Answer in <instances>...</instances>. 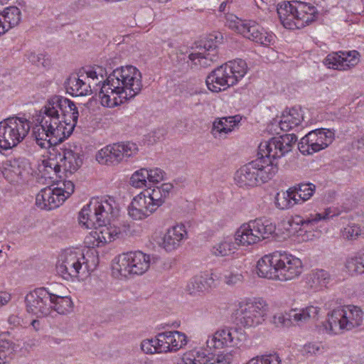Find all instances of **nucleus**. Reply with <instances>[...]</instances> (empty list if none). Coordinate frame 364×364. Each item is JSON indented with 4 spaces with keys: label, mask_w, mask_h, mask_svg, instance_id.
Returning <instances> with one entry per match:
<instances>
[{
    "label": "nucleus",
    "mask_w": 364,
    "mask_h": 364,
    "mask_svg": "<svg viewBox=\"0 0 364 364\" xmlns=\"http://www.w3.org/2000/svg\"><path fill=\"white\" fill-rule=\"evenodd\" d=\"M105 75L106 71L102 67L73 74L65 83L67 92L73 96H87L93 90L100 89V104L114 108L134 98L142 89L141 73L134 66H122L114 70L106 79Z\"/></svg>",
    "instance_id": "obj_1"
},
{
    "label": "nucleus",
    "mask_w": 364,
    "mask_h": 364,
    "mask_svg": "<svg viewBox=\"0 0 364 364\" xmlns=\"http://www.w3.org/2000/svg\"><path fill=\"white\" fill-rule=\"evenodd\" d=\"M276 225L270 220L257 218L242 223L235 232L233 238L223 237L212 247V253L217 257L234 254L238 247H248L274 236Z\"/></svg>",
    "instance_id": "obj_2"
},
{
    "label": "nucleus",
    "mask_w": 364,
    "mask_h": 364,
    "mask_svg": "<svg viewBox=\"0 0 364 364\" xmlns=\"http://www.w3.org/2000/svg\"><path fill=\"white\" fill-rule=\"evenodd\" d=\"M36 121L38 124L33 128V135L42 149L62 142L73 132V124L67 123L48 102L39 111Z\"/></svg>",
    "instance_id": "obj_3"
},
{
    "label": "nucleus",
    "mask_w": 364,
    "mask_h": 364,
    "mask_svg": "<svg viewBox=\"0 0 364 364\" xmlns=\"http://www.w3.org/2000/svg\"><path fill=\"white\" fill-rule=\"evenodd\" d=\"M303 269L301 259L286 252L265 255L257 263V274L259 277L281 282L298 278Z\"/></svg>",
    "instance_id": "obj_4"
},
{
    "label": "nucleus",
    "mask_w": 364,
    "mask_h": 364,
    "mask_svg": "<svg viewBox=\"0 0 364 364\" xmlns=\"http://www.w3.org/2000/svg\"><path fill=\"white\" fill-rule=\"evenodd\" d=\"M173 188L171 183H164L143 190L132 198L129 205V216L135 220L146 218L163 205Z\"/></svg>",
    "instance_id": "obj_5"
},
{
    "label": "nucleus",
    "mask_w": 364,
    "mask_h": 364,
    "mask_svg": "<svg viewBox=\"0 0 364 364\" xmlns=\"http://www.w3.org/2000/svg\"><path fill=\"white\" fill-rule=\"evenodd\" d=\"M364 321V311L354 304L337 306L327 314L322 331L328 335H341L360 328Z\"/></svg>",
    "instance_id": "obj_6"
},
{
    "label": "nucleus",
    "mask_w": 364,
    "mask_h": 364,
    "mask_svg": "<svg viewBox=\"0 0 364 364\" xmlns=\"http://www.w3.org/2000/svg\"><path fill=\"white\" fill-rule=\"evenodd\" d=\"M278 171L277 164L259 158L237 169L234 181L240 188H251L272 179Z\"/></svg>",
    "instance_id": "obj_7"
},
{
    "label": "nucleus",
    "mask_w": 364,
    "mask_h": 364,
    "mask_svg": "<svg viewBox=\"0 0 364 364\" xmlns=\"http://www.w3.org/2000/svg\"><path fill=\"white\" fill-rule=\"evenodd\" d=\"M247 65L242 59L228 61L213 70L207 76V87L213 92L225 91L237 84L247 74Z\"/></svg>",
    "instance_id": "obj_8"
},
{
    "label": "nucleus",
    "mask_w": 364,
    "mask_h": 364,
    "mask_svg": "<svg viewBox=\"0 0 364 364\" xmlns=\"http://www.w3.org/2000/svg\"><path fill=\"white\" fill-rule=\"evenodd\" d=\"M277 11L281 23L290 30L308 26L316 20L318 14L315 6L302 1L280 3Z\"/></svg>",
    "instance_id": "obj_9"
},
{
    "label": "nucleus",
    "mask_w": 364,
    "mask_h": 364,
    "mask_svg": "<svg viewBox=\"0 0 364 364\" xmlns=\"http://www.w3.org/2000/svg\"><path fill=\"white\" fill-rule=\"evenodd\" d=\"M55 272L59 277L70 282H81L90 274L87 259L77 248L65 249L60 252Z\"/></svg>",
    "instance_id": "obj_10"
},
{
    "label": "nucleus",
    "mask_w": 364,
    "mask_h": 364,
    "mask_svg": "<svg viewBox=\"0 0 364 364\" xmlns=\"http://www.w3.org/2000/svg\"><path fill=\"white\" fill-rule=\"evenodd\" d=\"M151 257L141 251L123 253L115 258L112 273L117 277L141 275L150 267Z\"/></svg>",
    "instance_id": "obj_11"
},
{
    "label": "nucleus",
    "mask_w": 364,
    "mask_h": 364,
    "mask_svg": "<svg viewBox=\"0 0 364 364\" xmlns=\"http://www.w3.org/2000/svg\"><path fill=\"white\" fill-rule=\"evenodd\" d=\"M269 311L268 303L261 298H245L238 303L239 321L244 328H255L263 324Z\"/></svg>",
    "instance_id": "obj_12"
},
{
    "label": "nucleus",
    "mask_w": 364,
    "mask_h": 364,
    "mask_svg": "<svg viewBox=\"0 0 364 364\" xmlns=\"http://www.w3.org/2000/svg\"><path fill=\"white\" fill-rule=\"evenodd\" d=\"M30 129V122L24 118L10 117L0 122V148L7 150L17 146Z\"/></svg>",
    "instance_id": "obj_13"
},
{
    "label": "nucleus",
    "mask_w": 364,
    "mask_h": 364,
    "mask_svg": "<svg viewBox=\"0 0 364 364\" xmlns=\"http://www.w3.org/2000/svg\"><path fill=\"white\" fill-rule=\"evenodd\" d=\"M94 228V230H92L84 240L85 245L89 248L103 247L112 241L123 238L129 231L127 225L117 221Z\"/></svg>",
    "instance_id": "obj_14"
},
{
    "label": "nucleus",
    "mask_w": 364,
    "mask_h": 364,
    "mask_svg": "<svg viewBox=\"0 0 364 364\" xmlns=\"http://www.w3.org/2000/svg\"><path fill=\"white\" fill-rule=\"evenodd\" d=\"M71 181H64L56 186L43 188L36 197V205L43 210H52L60 206L74 192Z\"/></svg>",
    "instance_id": "obj_15"
},
{
    "label": "nucleus",
    "mask_w": 364,
    "mask_h": 364,
    "mask_svg": "<svg viewBox=\"0 0 364 364\" xmlns=\"http://www.w3.org/2000/svg\"><path fill=\"white\" fill-rule=\"evenodd\" d=\"M247 341L245 332L239 328L223 327L209 335L205 341L210 350L225 348H240Z\"/></svg>",
    "instance_id": "obj_16"
},
{
    "label": "nucleus",
    "mask_w": 364,
    "mask_h": 364,
    "mask_svg": "<svg viewBox=\"0 0 364 364\" xmlns=\"http://www.w3.org/2000/svg\"><path fill=\"white\" fill-rule=\"evenodd\" d=\"M296 141L294 135L284 134L262 142L259 147L262 156L261 158H264L267 162H271L270 159H279L291 151Z\"/></svg>",
    "instance_id": "obj_17"
},
{
    "label": "nucleus",
    "mask_w": 364,
    "mask_h": 364,
    "mask_svg": "<svg viewBox=\"0 0 364 364\" xmlns=\"http://www.w3.org/2000/svg\"><path fill=\"white\" fill-rule=\"evenodd\" d=\"M52 296L47 288L40 287L31 291L25 297L27 311L37 317H45L52 312Z\"/></svg>",
    "instance_id": "obj_18"
},
{
    "label": "nucleus",
    "mask_w": 364,
    "mask_h": 364,
    "mask_svg": "<svg viewBox=\"0 0 364 364\" xmlns=\"http://www.w3.org/2000/svg\"><path fill=\"white\" fill-rule=\"evenodd\" d=\"M334 139V133L328 129L309 132L301 139L299 148L304 154H313L327 148Z\"/></svg>",
    "instance_id": "obj_19"
},
{
    "label": "nucleus",
    "mask_w": 364,
    "mask_h": 364,
    "mask_svg": "<svg viewBox=\"0 0 364 364\" xmlns=\"http://www.w3.org/2000/svg\"><path fill=\"white\" fill-rule=\"evenodd\" d=\"M187 237L186 226L182 223H178L156 235L154 240L159 247L165 251L172 252L178 249Z\"/></svg>",
    "instance_id": "obj_20"
},
{
    "label": "nucleus",
    "mask_w": 364,
    "mask_h": 364,
    "mask_svg": "<svg viewBox=\"0 0 364 364\" xmlns=\"http://www.w3.org/2000/svg\"><path fill=\"white\" fill-rule=\"evenodd\" d=\"M360 61V55L355 50L333 52L323 60L329 69L346 71L355 68Z\"/></svg>",
    "instance_id": "obj_21"
},
{
    "label": "nucleus",
    "mask_w": 364,
    "mask_h": 364,
    "mask_svg": "<svg viewBox=\"0 0 364 364\" xmlns=\"http://www.w3.org/2000/svg\"><path fill=\"white\" fill-rule=\"evenodd\" d=\"M90 205L96 211V216L102 219L104 224L112 223L119 215V207L114 198L109 196L95 197L90 200Z\"/></svg>",
    "instance_id": "obj_22"
},
{
    "label": "nucleus",
    "mask_w": 364,
    "mask_h": 364,
    "mask_svg": "<svg viewBox=\"0 0 364 364\" xmlns=\"http://www.w3.org/2000/svg\"><path fill=\"white\" fill-rule=\"evenodd\" d=\"M60 166L67 173H75L84 161L83 151L81 146L76 144H69L59 155Z\"/></svg>",
    "instance_id": "obj_23"
},
{
    "label": "nucleus",
    "mask_w": 364,
    "mask_h": 364,
    "mask_svg": "<svg viewBox=\"0 0 364 364\" xmlns=\"http://www.w3.org/2000/svg\"><path fill=\"white\" fill-rule=\"evenodd\" d=\"M242 119L240 114L215 118L212 124L211 134L215 139H227L232 132L239 129Z\"/></svg>",
    "instance_id": "obj_24"
},
{
    "label": "nucleus",
    "mask_w": 364,
    "mask_h": 364,
    "mask_svg": "<svg viewBox=\"0 0 364 364\" xmlns=\"http://www.w3.org/2000/svg\"><path fill=\"white\" fill-rule=\"evenodd\" d=\"M305 111L300 107L286 108L282 111L279 120V126L281 130L289 132L292 129H300L305 127Z\"/></svg>",
    "instance_id": "obj_25"
},
{
    "label": "nucleus",
    "mask_w": 364,
    "mask_h": 364,
    "mask_svg": "<svg viewBox=\"0 0 364 364\" xmlns=\"http://www.w3.org/2000/svg\"><path fill=\"white\" fill-rule=\"evenodd\" d=\"M50 105L57 109L58 112H61V118L67 120V123L73 124V129L75 127L79 112L75 104L70 100L61 97L53 96L47 101Z\"/></svg>",
    "instance_id": "obj_26"
},
{
    "label": "nucleus",
    "mask_w": 364,
    "mask_h": 364,
    "mask_svg": "<svg viewBox=\"0 0 364 364\" xmlns=\"http://www.w3.org/2000/svg\"><path fill=\"white\" fill-rule=\"evenodd\" d=\"M188 58L195 65L203 68L210 66L217 60V45L213 40H208L197 50L191 53Z\"/></svg>",
    "instance_id": "obj_27"
},
{
    "label": "nucleus",
    "mask_w": 364,
    "mask_h": 364,
    "mask_svg": "<svg viewBox=\"0 0 364 364\" xmlns=\"http://www.w3.org/2000/svg\"><path fill=\"white\" fill-rule=\"evenodd\" d=\"M166 353H175L184 349L189 343L188 335L178 330H168L161 332Z\"/></svg>",
    "instance_id": "obj_28"
},
{
    "label": "nucleus",
    "mask_w": 364,
    "mask_h": 364,
    "mask_svg": "<svg viewBox=\"0 0 364 364\" xmlns=\"http://www.w3.org/2000/svg\"><path fill=\"white\" fill-rule=\"evenodd\" d=\"M244 37L263 46L273 45L276 39V36L272 31L261 27L253 21Z\"/></svg>",
    "instance_id": "obj_29"
},
{
    "label": "nucleus",
    "mask_w": 364,
    "mask_h": 364,
    "mask_svg": "<svg viewBox=\"0 0 364 364\" xmlns=\"http://www.w3.org/2000/svg\"><path fill=\"white\" fill-rule=\"evenodd\" d=\"M95 159L99 164L107 166H116L122 162L118 144H109L98 150Z\"/></svg>",
    "instance_id": "obj_30"
},
{
    "label": "nucleus",
    "mask_w": 364,
    "mask_h": 364,
    "mask_svg": "<svg viewBox=\"0 0 364 364\" xmlns=\"http://www.w3.org/2000/svg\"><path fill=\"white\" fill-rule=\"evenodd\" d=\"M208 355L203 347H195L182 353L176 364H207Z\"/></svg>",
    "instance_id": "obj_31"
},
{
    "label": "nucleus",
    "mask_w": 364,
    "mask_h": 364,
    "mask_svg": "<svg viewBox=\"0 0 364 364\" xmlns=\"http://www.w3.org/2000/svg\"><path fill=\"white\" fill-rule=\"evenodd\" d=\"M140 349L146 355L166 354L161 333H157L154 336L143 339L140 343Z\"/></svg>",
    "instance_id": "obj_32"
},
{
    "label": "nucleus",
    "mask_w": 364,
    "mask_h": 364,
    "mask_svg": "<svg viewBox=\"0 0 364 364\" xmlns=\"http://www.w3.org/2000/svg\"><path fill=\"white\" fill-rule=\"evenodd\" d=\"M96 211L90 205V201L84 205L79 213L78 221L82 228L90 229L103 225L102 219L96 216Z\"/></svg>",
    "instance_id": "obj_33"
},
{
    "label": "nucleus",
    "mask_w": 364,
    "mask_h": 364,
    "mask_svg": "<svg viewBox=\"0 0 364 364\" xmlns=\"http://www.w3.org/2000/svg\"><path fill=\"white\" fill-rule=\"evenodd\" d=\"M321 309L315 306H308L299 309H291V321L300 326L309 322L311 319H316L320 313Z\"/></svg>",
    "instance_id": "obj_34"
},
{
    "label": "nucleus",
    "mask_w": 364,
    "mask_h": 364,
    "mask_svg": "<svg viewBox=\"0 0 364 364\" xmlns=\"http://www.w3.org/2000/svg\"><path fill=\"white\" fill-rule=\"evenodd\" d=\"M225 25L243 37L252 21L243 20L232 13H225L223 16Z\"/></svg>",
    "instance_id": "obj_35"
},
{
    "label": "nucleus",
    "mask_w": 364,
    "mask_h": 364,
    "mask_svg": "<svg viewBox=\"0 0 364 364\" xmlns=\"http://www.w3.org/2000/svg\"><path fill=\"white\" fill-rule=\"evenodd\" d=\"M274 204L279 210H288L298 205L292 187L277 193L274 198Z\"/></svg>",
    "instance_id": "obj_36"
},
{
    "label": "nucleus",
    "mask_w": 364,
    "mask_h": 364,
    "mask_svg": "<svg viewBox=\"0 0 364 364\" xmlns=\"http://www.w3.org/2000/svg\"><path fill=\"white\" fill-rule=\"evenodd\" d=\"M339 215L340 210L338 208L329 207L326 208L322 213L310 214L305 220L301 221V224L307 227H312L321 221L328 220Z\"/></svg>",
    "instance_id": "obj_37"
},
{
    "label": "nucleus",
    "mask_w": 364,
    "mask_h": 364,
    "mask_svg": "<svg viewBox=\"0 0 364 364\" xmlns=\"http://www.w3.org/2000/svg\"><path fill=\"white\" fill-rule=\"evenodd\" d=\"M61 169L60 160L57 161L52 158L43 159L38 166L39 173L45 178H53Z\"/></svg>",
    "instance_id": "obj_38"
},
{
    "label": "nucleus",
    "mask_w": 364,
    "mask_h": 364,
    "mask_svg": "<svg viewBox=\"0 0 364 364\" xmlns=\"http://www.w3.org/2000/svg\"><path fill=\"white\" fill-rule=\"evenodd\" d=\"M55 310L60 314L65 315L73 310V302L70 296H60L53 294L52 311Z\"/></svg>",
    "instance_id": "obj_39"
},
{
    "label": "nucleus",
    "mask_w": 364,
    "mask_h": 364,
    "mask_svg": "<svg viewBox=\"0 0 364 364\" xmlns=\"http://www.w3.org/2000/svg\"><path fill=\"white\" fill-rule=\"evenodd\" d=\"M294 193H298L296 202L298 205L303 204L309 200L316 191V186L311 183H300L292 186Z\"/></svg>",
    "instance_id": "obj_40"
},
{
    "label": "nucleus",
    "mask_w": 364,
    "mask_h": 364,
    "mask_svg": "<svg viewBox=\"0 0 364 364\" xmlns=\"http://www.w3.org/2000/svg\"><path fill=\"white\" fill-rule=\"evenodd\" d=\"M0 16L3 18L5 23L12 28L21 21V12L16 6H9L5 8L1 13Z\"/></svg>",
    "instance_id": "obj_41"
},
{
    "label": "nucleus",
    "mask_w": 364,
    "mask_h": 364,
    "mask_svg": "<svg viewBox=\"0 0 364 364\" xmlns=\"http://www.w3.org/2000/svg\"><path fill=\"white\" fill-rule=\"evenodd\" d=\"M310 279L316 287L324 288L331 280L329 272L324 269H316L310 275Z\"/></svg>",
    "instance_id": "obj_42"
},
{
    "label": "nucleus",
    "mask_w": 364,
    "mask_h": 364,
    "mask_svg": "<svg viewBox=\"0 0 364 364\" xmlns=\"http://www.w3.org/2000/svg\"><path fill=\"white\" fill-rule=\"evenodd\" d=\"M149 179L148 168H141L135 171L131 178V185L136 188H141L146 186Z\"/></svg>",
    "instance_id": "obj_43"
},
{
    "label": "nucleus",
    "mask_w": 364,
    "mask_h": 364,
    "mask_svg": "<svg viewBox=\"0 0 364 364\" xmlns=\"http://www.w3.org/2000/svg\"><path fill=\"white\" fill-rule=\"evenodd\" d=\"M117 144L122 161L134 157L139 152V147L135 143L127 141Z\"/></svg>",
    "instance_id": "obj_44"
},
{
    "label": "nucleus",
    "mask_w": 364,
    "mask_h": 364,
    "mask_svg": "<svg viewBox=\"0 0 364 364\" xmlns=\"http://www.w3.org/2000/svg\"><path fill=\"white\" fill-rule=\"evenodd\" d=\"M271 323L278 328L290 327L293 324L291 310L289 311L277 312L274 314L271 318Z\"/></svg>",
    "instance_id": "obj_45"
},
{
    "label": "nucleus",
    "mask_w": 364,
    "mask_h": 364,
    "mask_svg": "<svg viewBox=\"0 0 364 364\" xmlns=\"http://www.w3.org/2000/svg\"><path fill=\"white\" fill-rule=\"evenodd\" d=\"M346 267L348 272L352 274H364V268L361 264V262L358 254L350 257L346 259Z\"/></svg>",
    "instance_id": "obj_46"
},
{
    "label": "nucleus",
    "mask_w": 364,
    "mask_h": 364,
    "mask_svg": "<svg viewBox=\"0 0 364 364\" xmlns=\"http://www.w3.org/2000/svg\"><path fill=\"white\" fill-rule=\"evenodd\" d=\"M245 364H282L278 354H268L251 358Z\"/></svg>",
    "instance_id": "obj_47"
},
{
    "label": "nucleus",
    "mask_w": 364,
    "mask_h": 364,
    "mask_svg": "<svg viewBox=\"0 0 364 364\" xmlns=\"http://www.w3.org/2000/svg\"><path fill=\"white\" fill-rule=\"evenodd\" d=\"M223 280L228 286H234L242 282L243 276L235 268H231L224 272Z\"/></svg>",
    "instance_id": "obj_48"
},
{
    "label": "nucleus",
    "mask_w": 364,
    "mask_h": 364,
    "mask_svg": "<svg viewBox=\"0 0 364 364\" xmlns=\"http://www.w3.org/2000/svg\"><path fill=\"white\" fill-rule=\"evenodd\" d=\"M234 360V353L232 350H224L215 354L207 364H232Z\"/></svg>",
    "instance_id": "obj_49"
},
{
    "label": "nucleus",
    "mask_w": 364,
    "mask_h": 364,
    "mask_svg": "<svg viewBox=\"0 0 364 364\" xmlns=\"http://www.w3.org/2000/svg\"><path fill=\"white\" fill-rule=\"evenodd\" d=\"M185 290L188 294L192 296L199 295L205 291L197 275H195L189 279Z\"/></svg>",
    "instance_id": "obj_50"
},
{
    "label": "nucleus",
    "mask_w": 364,
    "mask_h": 364,
    "mask_svg": "<svg viewBox=\"0 0 364 364\" xmlns=\"http://www.w3.org/2000/svg\"><path fill=\"white\" fill-rule=\"evenodd\" d=\"M13 353L11 343L6 340H0V364L8 362Z\"/></svg>",
    "instance_id": "obj_51"
},
{
    "label": "nucleus",
    "mask_w": 364,
    "mask_h": 364,
    "mask_svg": "<svg viewBox=\"0 0 364 364\" xmlns=\"http://www.w3.org/2000/svg\"><path fill=\"white\" fill-rule=\"evenodd\" d=\"M363 235L362 229L355 224L348 225L342 231L343 237L348 240H355Z\"/></svg>",
    "instance_id": "obj_52"
},
{
    "label": "nucleus",
    "mask_w": 364,
    "mask_h": 364,
    "mask_svg": "<svg viewBox=\"0 0 364 364\" xmlns=\"http://www.w3.org/2000/svg\"><path fill=\"white\" fill-rule=\"evenodd\" d=\"M149 179L150 183H159L164 181L166 178V173L161 168L157 167L148 168Z\"/></svg>",
    "instance_id": "obj_53"
},
{
    "label": "nucleus",
    "mask_w": 364,
    "mask_h": 364,
    "mask_svg": "<svg viewBox=\"0 0 364 364\" xmlns=\"http://www.w3.org/2000/svg\"><path fill=\"white\" fill-rule=\"evenodd\" d=\"M205 279L206 282V287L208 290L215 288L220 279V276L213 271L203 272Z\"/></svg>",
    "instance_id": "obj_54"
},
{
    "label": "nucleus",
    "mask_w": 364,
    "mask_h": 364,
    "mask_svg": "<svg viewBox=\"0 0 364 364\" xmlns=\"http://www.w3.org/2000/svg\"><path fill=\"white\" fill-rule=\"evenodd\" d=\"M320 350L319 346L313 343H309L302 347L301 353L306 355H312L316 354Z\"/></svg>",
    "instance_id": "obj_55"
},
{
    "label": "nucleus",
    "mask_w": 364,
    "mask_h": 364,
    "mask_svg": "<svg viewBox=\"0 0 364 364\" xmlns=\"http://www.w3.org/2000/svg\"><path fill=\"white\" fill-rule=\"evenodd\" d=\"M11 299L10 293L4 291H0V309L6 306Z\"/></svg>",
    "instance_id": "obj_56"
},
{
    "label": "nucleus",
    "mask_w": 364,
    "mask_h": 364,
    "mask_svg": "<svg viewBox=\"0 0 364 364\" xmlns=\"http://www.w3.org/2000/svg\"><path fill=\"white\" fill-rule=\"evenodd\" d=\"M11 171L14 173L15 176L18 177H21L23 175L22 170L21 169L18 164L16 161H14L13 164H11Z\"/></svg>",
    "instance_id": "obj_57"
},
{
    "label": "nucleus",
    "mask_w": 364,
    "mask_h": 364,
    "mask_svg": "<svg viewBox=\"0 0 364 364\" xmlns=\"http://www.w3.org/2000/svg\"><path fill=\"white\" fill-rule=\"evenodd\" d=\"M294 224V222L291 221V220H288L287 222H283L282 223V225H283L284 228H285L287 230V235L288 237L291 236L294 233L291 230V228L293 226Z\"/></svg>",
    "instance_id": "obj_58"
},
{
    "label": "nucleus",
    "mask_w": 364,
    "mask_h": 364,
    "mask_svg": "<svg viewBox=\"0 0 364 364\" xmlns=\"http://www.w3.org/2000/svg\"><path fill=\"white\" fill-rule=\"evenodd\" d=\"M10 29L9 26L7 25L0 16V36L6 33Z\"/></svg>",
    "instance_id": "obj_59"
},
{
    "label": "nucleus",
    "mask_w": 364,
    "mask_h": 364,
    "mask_svg": "<svg viewBox=\"0 0 364 364\" xmlns=\"http://www.w3.org/2000/svg\"><path fill=\"white\" fill-rule=\"evenodd\" d=\"M26 58L33 64H36L39 61V57L36 53L30 52L26 54Z\"/></svg>",
    "instance_id": "obj_60"
},
{
    "label": "nucleus",
    "mask_w": 364,
    "mask_h": 364,
    "mask_svg": "<svg viewBox=\"0 0 364 364\" xmlns=\"http://www.w3.org/2000/svg\"><path fill=\"white\" fill-rule=\"evenodd\" d=\"M198 279L200 281L202 285H203V289H205V291H208V287H206V282H205V277H204V274H203V272H200L198 274H196Z\"/></svg>",
    "instance_id": "obj_61"
},
{
    "label": "nucleus",
    "mask_w": 364,
    "mask_h": 364,
    "mask_svg": "<svg viewBox=\"0 0 364 364\" xmlns=\"http://www.w3.org/2000/svg\"><path fill=\"white\" fill-rule=\"evenodd\" d=\"M31 325L32 326L33 329H35L36 331H38L40 328V322L38 320L33 319L31 321Z\"/></svg>",
    "instance_id": "obj_62"
},
{
    "label": "nucleus",
    "mask_w": 364,
    "mask_h": 364,
    "mask_svg": "<svg viewBox=\"0 0 364 364\" xmlns=\"http://www.w3.org/2000/svg\"><path fill=\"white\" fill-rule=\"evenodd\" d=\"M227 6V3L225 1H223L220 4L219 6V11L225 14V8Z\"/></svg>",
    "instance_id": "obj_63"
},
{
    "label": "nucleus",
    "mask_w": 364,
    "mask_h": 364,
    "mask_svg": "<svg viewBox=\"0 0 364 364\" xmlns=\"http://www.w3.org/2000/svg\"><path fill=\"white\" fill-rule=\"evenodd\" d=\"M9 1L10 0H0V6L7 4Z\"/></svg>",
    "instance_id": "obj_64"
}]
</instances>
